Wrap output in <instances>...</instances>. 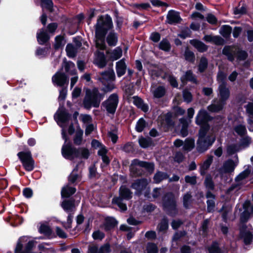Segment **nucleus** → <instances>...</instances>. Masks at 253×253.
I'll return each instance as SVG.
<instances>
[{
	"mask_svg": "<svg viewBox=\"0 0 253 253\" xmlns=\"http://www.w3.org/2000/svg\"><path fill=\"white\" fill-rule=\"evenodd\" d=\"M39 232L41 234H43L47 237L50 236L52 233V231L51 228L49 226L44 224H42L40 226L39 229Z\"/></svg>",
	"mask_w": 253,
	"mask_h": 253,
	"instance_id": "nucleus-47",
	"label": "nucleus"
},
{
	"mask_svg": "<svg viewBox=\"0 0 253 253\" xmlns=\"http://www.w3.org/2000/svg\"><path fill=\"white\" fill-rule=\"evenodd\" d=\"M239 238L245 245H251L253 241V228L250 230L246 224L243 225L239 229Z\"/></svg>",
	"mask_w": 253,
	"mask_h": 253,
	"instance_id": "nucleus-10",
	"label": "nucleus"
},
{
	"mask_svg": "<svg viewBox=\"0 0 253 253\" xmlns=\"http://www.w3.org/2000/svg\"><path fill=\"white\" fill-rule=\"evenodd\" d=\"M215 140V137L208 135L206 138H200L197 141L196 150L199 153L207 151Z\"/></svg>",
	"mask_w": 253,
	"mask_h": 253,
	"instance_id": "nucleus-8",
	"label": "nucleus"
},
{
	"mask_svg": "<svg viewBox=\"0 0 253 253\" xmlns=\"http://www.w3.org/2000/svg\"><path fill=\"white\" fill-rule=\"evenodd\" d=\"M236 167L232 159H228L224 162L223 165V172L225 173L233 172Z\"/></svg>",
	"mask_w": 253,
	"mask_h": 253,
	"instance_id": "nucleus-27",
	"label": "nucleus"
},
{
	"mask_svg": "<svg viewBox=\"0 0 253 253\" xmlns=\"http://www.w3.org/2000/svg\"><path fill=\"white\" fill-rule=\"evenodd\" d=\"M147 125L148 124L145 119L143 118H141L136 122L135 130L138 132H141Z\"/></svg>",
	"mask_w": 253,
	"mask_h": 253,
	"instance_id": "nucleus-42",
	"label": "nucleus"
},
{
	"mask_svg": "<svg viewBox=\"0 0 253 253\" xmlns=\"http://www.w3.org/2000/svg\"><path fill=\"white\" fill-rule=\"evenodd\" d=\"M212 160L213 157L212 156H210L204 162L203 165L200 167V173L201 175L204 174L205 173V171L210 168L212 162Z\"/></svg>",
	"mask_w": 253,
	"mask_h": 253,
	"instance_id": "nucleus-39",
	"label": "nucleus"
},
{
	"mask_svg": "<svg viewBox=\"0 0 253 253\" xmlns=\"http://www.w3.org/2000/svg\"><path fill=\"white\" fill-rule=\"evenodd\" d=\"M159 48L165 52H169L171 49V45L167 38H163L159 44Z\"/></svg>",
	"mask_w": 253,
	"mask_h": 253,
	"instance_id": "nucleus-38",
	"label": "nucleus"
},
{
	"mask_svg": "<svg viewBox=\"0 0 253 253\" xmlns=\"http://www.w3.org/2000/svg\"><path fill=\"white\" fill-rule=\"evenodd\" d=\"M189 43L196 48L199 52L203 53L207 51L208 49V46L199 40H190Z\"/></svg>",
	"mask_w": 253,
	"mask_h": 253,
	"instance_id": "nucleus-23",
	"label": "nucleus"
},
{
	"mask_svg": "<svg viewBox=\"0 0 253 253\" xmlns=\"http://www.w3.org/2000/svg\"><path fill=\"white\" fill-rule=\"evenodd\" d=\"M84 131L80 128V126L77 129L75 135L73 139L74 144L76 145H80L83 141V136Z\"/></svg>",
	"mask_w": 253,
	"mask_h": 253,
	"instance_id": "nucleus-34",
	"label": "nucleus"
},
{
	"mask_svg": "<svg viewBox=\"0 0 253 253\" xmlns=\"http://www.w3.org/2000/svg\"><path fill=\"white\" fill-rule=\"evenodd\" d=\"M63 67L58 71L52 77V82L54 85L65 87L69 84V78L66 73L62 72Z\"/></svg>",
	"mask_w": 253,
	"mask_h": 253,
	"instance_id": "nucleus-9",
	"label": "nucleus"
},
{
	"mask_svg": "<svg viewBox=\"0 0 253 253\" xmlns=\"http://www.w3.org/2000/svg\"><path fill=\"white\" fill-rule=\"evenodd\" d=\"M67 55L69 58H74L76 56L77 49L71 43H68L66 47Z\"/></svg>",
	"mask_w": 253,
	"mask_h": 253,
	"instance_id": "nucleus-46",
	"label": "nucleus"
},
{
	"mask_svg": "<svg viewBox=\"0 0 253 253\" xmlns=\"http://www.w3.org/2000/svg\"><path fill=\"white\" fill-rule=\"evenodd\" d=\"M251 212L250 211L245 209L240 215V221L241 223H246L250 218Z\"/></svg>",
	"mask_w": 253,
	"mask_h": 253,
	"instance_id": "nucleus-62",
	"label": "nucleus"
},
{
	"mask_svg": "<svg viewBox=\"0 0 253 253\" xmlns=\"http://www.w3.org/2000/svg\"><path fill=\"white\" fill-rule=\"evenodd\" d=\"M172 118V114L171 112H168L165 116V122L168 128L172 127L174 126V122Z\"/></svg>",
	"mask_w": 253,
	"mask_h": 253,
	"instance_id": "nucleus-48",
	"label": "nucleus"
},
{
	"mask_svg": "<svg viewBox=\"0 0 253 253\" xmlns=\"http://www.w3.org/2000/svg\"><path fill=\"white\" fill-rule=\"evenodd\" d=\"M24 151L18 152L17 154L21 163L30 159L32 158V155L29 148L26 145L24 146Z\"/></svg>",
	"mask_w": 253,
	"mask_h": 253,
	"instance_id": "nucleus-25",
	"label": "nucleus"
},
{
	"mask_svg": "<svg viewBox=\"0 0 253 253\" xmlns=\"http://www.w3.org/2000/svg\"><path fill=\"white\" fill-rule=\"evenodd\" d=\"M98 251L99 253H110L111 252L110 244L109 243L103 244L98 249Z\"/></svg>",
	"mask_w": 253,
	"mask_h": 253,
	"instance_id": "nucleus-64",
	"label": "nucleus"
},
{
	"mask_svg": "<svg viewBox=\"0 0 253 253\" xmlns=\"http://www.w3.org/2000/svg\"><path fill=\"white\" fill-rule=\"evenodd\" d=\"M231 47L230 45H225L222 49V54L225 55L227 59L231 62L235 60V55L239 61L245 60L248 57V54L246 50H242L238 47L236 52L233 53L231 51Z\"/></svg>",
	"mask_w": 253,
	"mask_h": 253,
	"instance_id": "nucleus-5",
	"label": "nucleus"
},
{
	"mask_svg": "<svg viewBox=\"0 0 253 253\" xmlns=\"http://www.w3.org/2000/svg\"><path fill=\"white\" fill-rule=\"evenodd\" d=\"M182 20L179 15V13L174 10H170L167 15L166 22L170 24L180 23Z\"/></svg>",
	"mask_w": 253,
	"mask_h": 253,
	"instance_id": "nucleus-17",
	"label": "nucleus"
},
{
	"mask_svg": "<svg viewBox=\"0 0 253 253\" xmlns=\"http://www.w3.org/2000/svg\"><path fill=\"white\" fill-rule=\"evenodd\" d=\"M67 90L66 87H62L61 89L59 91V95L58 98L59 103L64 104V101L66 99Z\"/></svg>",
	"mask_w": 253,
	"mask_h": 253,
	"instance_id": "nucleus-58",
	"label": "nucleus"
},
{
	"mask_svg": "<svg viewBox=\"0 0 253 253\" xmlns=\"http://www.w3.org/2000/svg\"><path fill=\"white\" fill-rule=\"evenodd\" d=\"M41 5L49 11L52 12L53 10V2L52 0H41Z\"/></svg>",
	"mask_w": 253,
	"mask_h": 253,
	"instance_id": "nucleus-59",
	"label": "nucleus"
},
{
	"mask_svg": "<svg viewBox=\"0 0 253 253\" xmlns=\"http://www.w3.org/2000/svg\"><path fill=\"white\" fill-rule=\"evenodd\" d=\"M119 35L114 30L109 31L105 37V41L110 47H114L118 44Z\"/></svg>",
	"mask_w": 253,
	"mask_h": 253,
	"instance_id": "nucleus-13",
	"label": "nucleus"
},
{
	"mask_svg": "<svg viewBox=\"0 0 253 253\" xmlns=\"http://www.w3.org/2000/svg\"><path fill=\"white\" fill-rule=\"evenodd\" d=\"M60 206L66 213L74 212L75 209V200L72 197L69 199H64Z\"/></svg>",
	"mask_w": 253,
	"mask_h": 253,
	"instance_id": "nucleus-16",
	"label": "nucleus"
},
{
	"mask_svg": "<svg viewBox=\"0 0 253 253\" xmlns=\"http://www.w3.org/2000/svg\"><path fill=\"white\" fill-rule=\"evenodd\" d=\"M122 200H129L132 198V192L126 185H122L119 189V196Z\"/></svg>",
	"mask_w": 253,
	"mask_h": 253,
	"instance_id": "nucleus-24",
	"label": "nucleus"
},
{
	"mask_svg": "<svg viewBox=\"0 0 253 253\" xmlns=\"http://www.w3.org/2000/svg\"><path fill=\"white\" fill-rule=\"evenodd\" d=\"M163 205L164 211L168 215L174 217L178 214V210L177 208L176 203L172 193H167L165 196Z\"/></svg>",
	"mask_w": 253,
	"mask_h": 253,
	"instance_id": "nucleus-4",
	"label": "nucleus"
},
{
	"mask_svg": "<svg viewBox=\"0 0 253 253\" xmlns=\"http://www.w3.org/2000/svg\"><path fill=\"white\" fill-rule=\"evenodd\" d=\"M195 146L194 140L193 138H187L184 143L182 150L184 151H191Z\"/></svg>",
	"mask_w": 253,
	"mask_h": 253,
	"instance_id": "nucleus-37",
	"label": "nucleus"
},
{
	"mask_svg": "<svg viewBox=\"0 0 253 253\" xmlns=\"http://www.w3.org/2000/svg\"><path fill=\"white\" fill-rule=\"evenodd\" d=\"M187 232L185 230L177 231L175 232L172 236V240L173 242H177L179 241L181 238L186 236Z\"/></svg>",
	"mask_w": 253,
	"mask_h": 253,
	"instance_id": "nucleus-63",
	"label": "nucleus"
},
{
	"mask_svg": "<svg viewBox=\"0 0 253 253\" xmlns=\"http://www.w3.org/2000/svg\"><path fill=\"white\" fill-rule=\"evenodd\" d=\"M99 80L102 83L113 82L115 80V74L113 70H107L100 73Z\"/></svg>",
	"mask_w": 253,
	"mask_h": 253,
	"instance_id": "nucleus-20",
	"label": "nucleus"
},
{
	"mask_svg": "<svg viewBox=\"0 0 253 253\" xmlns=\"http://www.w3.org/2000/svg\"><path fill=\"white\" fill-rule=\"evenodd\" d=\"M75 187L66 185L62 187L61 191V198L63 199L71 198V197L76 192Z\"/></svg>",
	"mask_w": 253,
	"mask_h": 253,
	"instance_id": "nucleus-21",
	"label": "nucleus"
},
{
	"mask_svg": "<svg viewBox=\"0 0 253 253\" xmlns=\"http://www.w3.org/2000/svg\"><path fill=\"white\" fill-rule=\"evenodd\" d=\"M192 32L190 29L188 27H185L182 29L180 33L178 34V37L182 39H185L186 38L191 37Z\"/></svg>",
	"mask_w": 253,
	"mask_h": 253,
	"instance_id": "nucleus-57",
	"label": "nucleus"
},
{
	"mask_svg": "<svg viewBox=\"0 0 253 253\" xmlns=\"http://www.w3.org/2000/svg\"><path fill=\"white\" fill-rule=\"evenodd\" d=\"M113 27L112 19L109 14L99 15L94 25L95 37L97 36L100 40L106 37L108 32Z\"/></svg>",
	"mask_w": 253,
	"mask_h": 253,
	"instance_id": "nucleus-2",
	"label": "nucleus"
},
{
	"mask_svg": "<svg viewBox=\"0 0 253 253\" xmlns=\"http://www.w3.org/2000/svg\"><path fill=\"white\" fill-rule=\"evenodd\" d=\"M180 80L184 85L186 84L188 82H191L196 84H198L196 76L191 70H187L185 73V74L180 78Z\"/></svg>",
	"mask_w": 253,
	"mask_h": 253,
	"instance_id": "nucleus-18",
	"label": "nucleus"
},
{
	"mask_svg": "<svg viewBox=\"0 0 253 253\" xmlns=\"http://www.w3.org/2000/svg\"><path fill=\"white\" fill-rule=\"evenodd\" d=\"M234 131L240 136H243L247 133L245 126L240 124L235 126Z\"/></svg>",
	"mask_w": 253,
	"mask_h": 253,
	"instance_id": "nucleus-53",
	"label": "nucleus"
},
{
	"mask_svg": "<svg viewBox=\"0 0 253 253\" xmlns=\"http://www.w3.org/2000/svg\"><path fill=\"white\" fill-rule=\"evenodd\" d=\"M37 39L39 44L46 45V43H49L50 36L43 28L41 30L40 33L37 34Z\"/></svg>",
	"mask_w": 253,
	"mask_h": 253,
	"instance_id": "nucleus-22",
	"label": "nucleus"
},
{
	"mask_svg": "<svg viewBox=\"0 0 253 253\" xmlns=\"http://www.w3.org/2000/svg\"><path fill=\"white\" fill-rule=\"evenodd\" d=\"M56 115H57L58 121L63 124L68 123L72 118V115L67 112L63 103L61 104V103H60V106L58 111L54 116V118L55 120H56Z\"/></svg>",
	"mask_w": 253,
	"mask_h": 253,
	"instance_id": "nucleus-11",
	"label": "nucleus"
},
{
	"mask_svg": "<svg viewBox=\"0 0 253 253\" xmlns=\"http://www.w3.org/2000/svg\"><path fill=\"white\" fill-rule=\"evenodd\" d=\"M221 32H220L221 34L224 38L229 37L232 31V27L229 25H223L221 27Z\"/></svg>",
	"mask_w": 253,
	"mask_h": 253,
	"instance_id": "nucleus-55",
	"label": "nucleus"
},
{
	"mask_svg": "<svg viewBox=\"0 0 253 253\" xmlns=\"http://www.w3.org/2000/svg\"><path fill=\"white\" fill-rule=\"evenodd\" d=\"M209 253H224L221 249L218 242L216 241H212L211 245L208 248Z\"/></svg>",
	"mask_w": 253,
	"mask_h": 253,
	"instance_id": "nucleus-36",
	"label": "nucleus"
},
{
	"mask_svg": "<svg viewBox=\"0 0 253 253\" xmlns=\"http://www.w3.org/2000/svg\"><path fill=\"white\" fill-rule=\"evenodd\" d=\"M136 166L144 168L145 170L150 173L153 172L155 169V165L153 163L140 161L138 159H134L131 162L130 166V170L131 172L136 174H138V169L135 167Z\"/></svg>",
	"mask_w": 253,
	"mask_h": 253,
	"instance_id": "nucleus-7",
	"label": "nucleus"
},
{
	"mask_svg": "<svg viewBox=\"0 0 253 253\" xmlns=\"http://www.w3.org/2000/svg\"><path fill=\"white\" fill-rule=\"evenodd\" d=\"M147 185L146 180L145 179H139L134 182L132 187L136 189L138 195H141L142 191L146 188Z\"/></svg>",
	"mask_w": 253,
	"mask_h": 253,
	"instance_id": "nucleus-28",
	"label": "nucleus"
},
{
	"mask_svg": "<svg viewBox=\"0 0 253 253\" xmlns=\"http://www.w3.org/2000/svg\"><path fill=\"white\" fill-rule=\"evenodd\" d=\"M51 49V44L50 43L46 44L45 47H38L35 52V54L37 56H41V57H44L49 52V50Z\"/></svg>",
	"mask_w": 253,
	"mask_h": 253,
	"instance_id": "nucleus-30",
	"label": "nucleus"
},
{
	"mask_svg": "<svg viewBox=\"0 0 253 253\" xmlns=\"http://www.w3.org/2000/svg\"><path fill=\"white\" fill-rule=\"evenodd\" d=\"M169 178V175L167 172L158 171L154 174L153 180L156 183H159L162 181Z\"/></svg>",
	"mask_w": 253,
	"mask_h": 253,
	"instance_id": "nucleus-35",
	"label": "nucleus"
},
{
	"mask_svg": "<svg viewBox=\"0 0 253 253\" xmlns=\"http://www.w3.org/2000/svg\"><path fill=\"white\" fill-rule=\"evenodd\" d=\"M205 187L210 190H213L214 189V184L211 176H207L204 181Z\"/></svg>",
	"mask_w": 253,
	"mask_h": 253,
	"instance_id": "nucleus-61",
	"label": "nucleus"
},
{
	"mask_svg": "<svg viewBox=\"0 0 253 253\" xmlns=\"http://www.w3.org/2000/svg\"><path fill=\"white\" fill-rule=\"evenodd\" d=\"M123 51L120 46H118L112 51L110 58L112 60H117L120 59L122 56Z\"/></svg>",
	"mask_w": 253,
	"mask_h": 253,
	"instance_id": "nucleus-50",
	"label": "nucleus"
},
{
	"mask_svg": "<svg viewBox=\"0 0 253 253\" xmlns=\"http://www.w3.org/2000/svg\"><path fill=\"white\" fill-rule=\"evenodd\" d=\"M114 15L115 23L116 25V29L118 31H121L124 22V18L123 16H119V13L117 10L114 11Z\"/></svg>",
	"mask_w": 253,
	"mask_h": 253,
	"instance_id": "nucleus-31",
	"label": "nucleus"
},
{
	"mask_svg": "<svg viewBox=\"0 0 253 253\" xmlns=\"http://www.w3.org/2000/svg\"><path fill=\"white\" fill-rule=\"evenodd\" d=\"M62 136L65 140V143L61 148V154L62 156L66 160L73 161L75 159L80 160H87L90 156V152L88 149L85 147H75L71 141H67L69 137L67 135L66 131L64 129L62 130Z\"/></svg>",
	"mask_w": 253,
	"mask_h": 253,
	"instance_id": "nucleus-1",
	"label": "nucleus"
},
{
	"mask_svg": "<svg viewBox=\"0 0 253 253\" xmlns=\"http://www.w3.org/2000/svg\"><path fill=\"white\" fill-rule=\"evenodd\" d=\"M184 56L185 58V59L190 62V63H194L195 60V55L194 53L190 50L189 49V47L187 46L185 48L184 53Z\"/></svg>",
	"mask_w": 253,
	"mask_h": 253,
	"instance_id": "nucleus-43",
	"label": "nucleus"
},
{
	"mask_svg": "<svg viewBox=\"0 0 253 253\" xmlns=\"http://www.w3.org/2000/svg\"><path fill=\"white\" fill-rule=\"evenodd\" d=\"M203 40L208 42L213 43L216 45H223L225 44V40L219 36L205 35Z\"/></svg>",
	"mask_w": 253,
	"mask_h": 253,
	"instance_id": "nucleus-19",
	"label": "nucleus"
},
{
	"mask_svg": "<svg viewBox=\"0 0 253 253\" xmlns=\"http://www.w3.org/2000/svg\"><path fill=\"white\" fill-rule=\"evenodd\" d=\"M166 89L163 86H159L154 91L153 95L154 97L160 98L163 97L166 94Z\"/></svg>",
	"mask_w": 253,
	"mask_h": 253,
	"instance_id": "nucleus-52",
	"label": "nucleus"
},
{
	"mask_svg": "<svg viewBox=\"0 0 253 253\" xmlns=\"http://www.w3.org/2000/svg\"><path fill=\"white\" fill-rule=\"evenodd\" d=\"M64 38L63 36L58 35L55 38V43L54 44V48L55 50H58L59 48L63 47L65 43H63Z\"/></svg>",
	"mask_w": 253,
	"mask_h": 253,
	"instance_id": "nucleus-49",
	"label": "nucleus"
},
{
	"mask_svg": "<svg viewBox=\"0 0 253 253\" xmlns=\"http://www.w3.org/2000/svg\"><path fill=\"white\" fill-rule=\"evenodd\" d=\"M138 143L140 146L143 148H147L153 145V141L151 137L147 138L141 136L139 137Z\"/></svg>",
	"mask_w": 253,
	"mask_h": 253,
	"instance_id": "nucleus-33",
	"label": "nucleus"
},
{
	"mask_svg": "<svg viewBox=\"0 0 253 253\" xmlns=\"http://www.w3.org/2000/svg\"><path fill=\"white\" fill-rule=\"evenodd\" d=\"M102 84L103 86L101 88L100 90L103 91V94H104V95L106 93L111 92L115 88V84L112 82H104Z\"/></svg>",
	"mask_w": 253,
	"mask_h": 253,
	"instance_id": "nucleus-44",
	"label": "nucleus"
},
{
	"mask_svg": "<svg viewBox=\"0 0 253 253\" xmlns=\"http://www.w3.org/2000/svg\"><path fill=\"white\" fill-rule=\"evenodd\" d=\"M208 67V59L205 56H202L200 60L199 64L198 66V71L201 73H203L206 70Z\"/></svg>",
	"mask_w": 253,
	"mask_h": 253,
	"instance_id": "nucleus-40",
	"label": "nucleus"
},
{
	"mask_svg": "<svg viewBox=\"0 0 253 253\" xmlns=\"http://www.w3.org/2000/svg\"><path fill=\"white\" fill-rule=\"evenodd\" d=\"M123 200L120 197L115 196L112 199V203L117 205L122 211H125L127 210V206L126 204L122 202Z\"/></svg>",
	"mask_w": 253,
	"mask_h": 253,
	"instance_id": "nucleus-41",
	"label": "nucleus"
},
{
	"mask_svg": "<svg viewBox=\"0 0 253 253\" xmlns=\"http://www.w3.org/2000/svg\"><path fill=\"white\" fill-rule=\"evenodd\" d=\"M126 65L123 59L116 63V73L118 77L123 76L126 72Z\"/></svg>",
	"mask_w": 253,
	"mask_h": 253,
	"instance_id": "nucleus-29",
	"label": "nucleus"
},
{
	"mask_svg": "<svg viewBox=\"0 0 253 253\" xmlns=\"http://www.w3.org/2000/svg\"><path fill=\"white\" fill-rule=\"evenodd\" d=\"M117 220L114 217L106 218L103 224L104 229L105 231L108 232L113 229L118 225Z\"/></svg>",
	"mask_w": 253,
	"mask_h": 253,
	"instance_id": "nucleus-26",
	"label": "nucleus"
},
{
	"mask_svg": "<svg viewBox=\"0 0 253 253\" xmlns=\"http://www.w3.org/2000/svg\"><path fill=\"white\" fill-rule=\"evenodd\" d=\"M225 105V104L219 101L217 104H211L209 105L207 109L211 113H218L222 110Z\"/></svg>",
	"mask_w": 253,
	"mask_h": 253,
	"instance_id": "nucleus-32",
	"label": "nucleus"
},
{
	"mask_svg": "<svg viewBox=\"0 0 253 253\" xmlns=\"http://www.w3.org/2000/svg\"><path fill=\"white\" fill-rule=\"evenodd\" d=\"M251 173V170L249 169H246L240 173L236 177L235 181L239 182L247 178Z\"/></svg>",
	"mask_w": 253,
	"mask_h": 253,
	"instance_id": "nucleus-56",
	"label": "nucleus"
},
{
	"mask_svg": "<svg viewBox=\"0 0 253 253\" xmlns=\"http://www.w3.org/2000/svg\"><path fill=\"white\" fill-rule=\"evenodd\" d=\"M200 126V128L199 130V137L200 138H206L207 137V133L210 128V125H199Z\"/></svg>",
	"mask_w": 253,
	"mask_h": 253,
	"instance_id": "nucleus-51",
	"label": "nucleus"
},
{
	"mask_svg": "<svg viewBox=\"0 0 253 253\" xmlns=\"http://www.w3.org/2000/svg\"><path fill=\"white\" fill-rule=\"evenodd\" d=\"M95 55L96 58L94 59V64L100 69L104 68L108 63V60L104 53L98 50L96 52Z\"/></svg>",
	"mask_w": 253,
	"mask_h": 253,
	"instance_id": "nucleus-15",
	"label": "nucleus"
},
{
	"mask_svg": "<svg viewBox=\"0 0 253 253\" xmlns=\"http://www.w3.org/2000/svg\"><path fill=\"white\" fill-rule=\"evenodd\" d=\"M227 84L224 82L221 83L218 87L220 99L219 101L226 104V101L229 99L230 95V91L229 88L226 86Z\"/></svg>",
	"mask_w": 253,
	"mask_h": 253,
	"instance_id": "nucleus-14",
	"label": "nucleus"
},
{
	"mask_svg": "<svg viewBox=\"0 0 253 253\" xmlns=\"http://www.w3.org/2000/svg\"><path fill=\"white\" fill-rule=\"evenodd\" d=\"M212 120L213 117L206 110L201 109L196 117L195 123L197 125H209V122Z\"/></svg>",
	"mask_w": 253,
	"mask_h": 253,
	"instance_id": "nucleus-12",
	"label": "nucleus"
},
{
	"mask_svg": "<svg viewBox=\"0 0 253 253\" xmlns=\"http://www.w3.org/2000/svg\"><path fill=\"white\" fill-rule=\"evenodd\" d=\"M24 169L28 171L33 170L35 162L33 158L22 163Z\"/></svg>",
	"mask_w": 253,
	"mask_h": 253,
	"instance_id": "nucleus-54",
	"label": "nucleus"
},
{
	"mask_svg": "<svg viewBox=\"0 0 253 253\" xmlns=\"http://www.w3.org/2000/svg\"><path fill=\"white\" fill-rule=\"evenodd\" d=\"M119 102L118 94L116 93L111 94L107 99L102 102V105L107 112L111 114L116 112Z\"/></svg>",
	"mask_w": 253,
	"mask_h": 253,
	"instance_id": "nucleus-6",
	"label": "nucleus"
},
{
	"mask_svg": "<svg viewBox=\"0 0 253 253\" xmlns=\"http://www.w3.org/2000/svg\"><path fill=\"white\" fill-rule=\"evenodd\" d=\"M104 96V94L100 93L97 87H93L92 90L87 89L85 97L83 100L84 107L87 110H90L92 106L98 108Z\"/></svg>",
	"mask_w": 253,
	"mask_h": 253,
	"instance_id": "nucleus-3",
	"label": "nucleus"
},
{
	"mask_svg": "<svg viewBox=\"0 0 253 253\" xmlns=\"http://www.w3.org/2000/svg\"><path fill=\"white\" fill-rule=\"evenodd\" d=\"M131 7L139 10H147L151 7V6L149 3H135L131 5Z\"/></svg>",
	"mask_w": 253,
	"mask_h": 253,
	"instance_id": "nucleus-60",
	"label": "nucleus"
},
{
	"mask_svg": "<svg viewBox=\"0 0 253 253\" xmlns=\"http://www.w3.org/2000/svg\"><path fill=\"white\" fill-rule=\"evenodd\" d=\"M159 232H165L169 228V220L167 217H164L158 225Z\"/></svg>",
	"mask_w": 253,
	"mask_h": 253,
	"instance_id": "nucleus-45",
	"label": "nucleus"
}]
</instances>
